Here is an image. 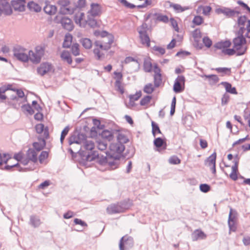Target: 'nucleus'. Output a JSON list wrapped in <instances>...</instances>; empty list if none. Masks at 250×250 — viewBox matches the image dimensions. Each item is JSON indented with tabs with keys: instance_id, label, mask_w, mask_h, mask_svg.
I'll return each mask as SVG.
<instances>
[{
	"instance_id": "603ef678",
	"label": "nucleus",
	"mask_w": 250,
	"mask_h": 250,
	"mask_svg": "<svg viewBox=\"0 0 250 250\" xmlns=\"http://www.w3.org/2000/svg\"><path fill=\"white\" fill-rule=\"evenodd\" d=\"M21 107L23 111H26L30 115H33L34 113V109L29 104H23Z\"/></svg>"
},
{
	"instance_id": "2eb2a0df",
	"label": "nucleus",
	"mask_w": 250,
	"mask_h": 250,
	"mask_svg": "<svg viewBox=\"0 0 250 250\" xmlns=\"http://www.w3.org/2000/svg\"><path fill=\"white\" fill-rule=\"evenodd\" d=\"M154 146L156 147L155 150L160 152L162 150H164L167 148V143L165 139H162L161 137H158L154 139L153 141Z\"/></svg>"
},
{
	"instance_id": "13d9d810",
	"label": "nucleus",
	"mask_w": 250,
	"mask_h": 250,
	"mask_svg": "<svg viewBox=\"0 0 250 250\" xmlns=\"http://www.w3.org/2000/svg\"><path fill=\"white\" fill-rule=\"evenodd\" d=\"M48 151H42L39 157V160L41 164H42L44 160L47 159L48 157Z\"/></svg>"
},
{
	"instance_id": "5701e85b",
	"label": "nucleus",
	"mask_w": 250,
	"mask_h": 250,
	"mask_svg": "<svg viewBox=\"0 0 250 250\" xmlns=\"http://www.w3.org/2000/svg\"><path fill=\"white\" fill-rule=\"evenodd\" d=\"M115 130H112L109 131L107 129L104 130L101 134V137L104 140L110 141L112 140L114 138V134L115 133Z\"/></svg>"
},
{
	"instance_id": "b1692460",
	"label": "nucleus",
	"mask_w": 250,
	"mask_h": 250,
	"mask_svg": "<svg viewBox=\"0 0 250 250\" xmlns=\"http://www.w3.org/2000/svg\"><path fill=\"white\" fill-rule=\"evenodd\" d=\"M43 11L45 13L49 15H52L56 13L57 7L55 5H51L49 3L46 2L43 7Z\"/></svg>"
},
{
	"instance_id": "72a5a7b5",
	"label": "nucleus",
	"mask_w": 250,
	"mask_h": 250,
	"mask_svg": "<svg viewBox=\"0 0 250 250\" xmlns=\"http://www.w3.org/2000/svg\"><path fill=\"white\" fill-rule=\"evenodd\" d=\"M153 16L156 17V18H154L153 20L155 21H161L164 23H167L168 22V18L167 15H164L160 13H155L153 14Z\"/></svg>"
},
{
	"instance_id": "052dcab7",
	"label": "nucleus",
	"mask_w": 250,
	"mask_h": 250,
	"mask_svg": "<svg viewBox=\"0 0 250 250\" xmlns=\"http://www.w3.org/2000/svg\"><path fill=\"white\" fill-rule=\"evenodd\" d=\"M122 81H116L115 83V86L116 90L119 91L121 94L124 93V88L122 84Z\"/></svg>"
},
{
	"instance_id": "c756f323",
	"label": "nucleus",
	"mask_w": 250,
	"mask_h": 250,
	"mask_svg": "<svg viewBox=\"0 0 250 250\" xmlns=\"http://www.w3.org/2000/svg\"><path fill=\"white\" fill-rule=\"evenodd\" d=\"M231 42L230 41H221L216 43L214 47L219 49H226L230 46Z\"/></svg>"
},
{
	"instance_id": "ddd939ff",
	"label": "nucleus",
	"mask_w": 250,
	"mask_h": 250,
	"mask_svg": "<svg viewBox=\"0 0 250 250\" xmlns=\"http://www.w3.org/2000/svg\"><path fill=\"white\" fill-rule=\"evenodd\" d=\"M53 68L52 65L48 62L42 63L37 68V71L38 74L42 76L51 71Z\"/></svg>"
},
{
	"instance_id": "c85d7f7f",
	"label": "nucleus",
	"mask_w": 250,
	"mask_h": 250,
	"mask_svg": "<svg viewBox=\"0 0 250 250\" xmlns=\"http://www.w3.org/2000/svg\"><path fill=\"white\" fill-rule=\"evenodd\" d=\"M26 155L29 159L34 163L37 162V153L35 149L32 148H29L26 152Z\"/></svg>"
},
{
	"instance_id": "f8f14e48",
	"label": "nucleus",
	"mask_w": 250,
	"mask_h": 250,
	"mask_svg": "<svg viewBox=\"0 0 250 250\" xmlns=\"http://www.w3.org/2000/svg\"><path fill=\"white\" fill-rule=\"evenodd\" d=\"M12 5L9 3V0H0V8L1 10V13H3L5 15H11L12 13Z\"/></svg>"
},
{
	"instance_id": "5fc2aeb1",
	"label": "nucleus",
	"mask_w": 250,
	"mask_h": 250,
	"mask_svg": "<svg viewBox=\"0 0 250 250\" xmlns=\"http://www.w3.org/2000/svg\"><path fill=\"white\" fill-rule=\"evenodd\" d=\"M144 70L146 72H150L152 70V63L148 61L145 60L144 62Z\"/></svg>"
},
{
	"instance_id": "69168bd1",
	"label": "nucleus",
	"mask_w": 250,
	"mask_h": 250,
	"mask_svg": "<svg viewBox=\"0 0 250 250\" xmlns=\"http://www.w3.org/2000/svg\"><path fill=\"white\" fill-rule=\"evenodd\" d=\"M193 23L196 25H199L203 22V19L200 16H196L193 20Z\"/></svg>"
},
{
	"instance_id": "a18cd8bd",
	"label": "nucleus",
	"mask_w": 250,
	"mask_h": 250,
	"mask_svg": "<svg viewBox=\"0 0 250 250\" xmlns=\"http://www.w3.org/2000/svg\"><path fill=\"white\" fill-rule=\"evenodd\" d=\"M80 45L78 43H73L71 48L72 54L75 56H77L80 55V51L79 48Z\"/></svg>"
},
{
	"instance_id": "a211bd4d",
	"label": "nucleus",
	"mask_w": 250,
	"mask_h": 250,
	"mask_svg": "<svg viewBox=\"0 0 250 250\" xmlns=\"http://www.w3.org/2000/svg\"><path fill=\"white\" fill-rule=\"evenodd\" d=\"M60 23L63 28L69 31H72L74 28V25L72 20L65 16L61 18Z\"/></svg>"
},
{
	"instance_id": "4c0bfd02",
	"label": "nucleus",
	"mask_w": 250,
	"mask_h": 250,
	"mask_svg": "<svg viewBox=\"0 0 250 250\" xmlns=\"http://www.w3.org/2000/svg\"><path fill=\"white\" fill-rule=\"evenodd\" d=\"M139 38L143 44H146L147 47L150 46V38L147 33L139 35Z\"/></svg>"
},
{
	"instance_id": "6e6552de",
	"label": "nucleus",
	"mask_w": 250,
	"mask_h": 250,
	"mask_svg": "<svg viewBox=\"0 0 250 250\" xmlns=\"http://www.w3.org/2000/svg\"><path fill=\"white\" fill-rule=\"evenodd\" d=\"M87 139V136L84 133H81L77 130L71 133L68 138V143L71 144H79L82 145Z\"/></svg>"
},
{
	"instance_id": "c9c22d12",
	"label": "nucleus",
	"mask_w": 250,
	"mask_h": 250,
	"mask_svg": "<svg viewBox=\"0 0 250 250\" xmlns=\"http://www.w3.org/2000/svg\"><path fill=\"white\" fill-rule=\"evenodd\" d=\"M72 40V36L70 34H66L62 44V47L65 48H70Z\"/></svg>"
},
{
	"instance_id": "49530a36",
	"label": "nucleus",
	"mask_w": 250,
	"mask_h": 250,
	"mask_svg": "<svg viewBox=\"0 0 250 250\" xmlns=\"http://www.w3.org/2000/svg\"><path fill=\"white\" fill-rule=\"evenodd\" d=\"M162 74L154 75V84L155 87H159L162 83Z\"/></svg>"
},
{
	"instance_id": "f3484780",
	"label": "nucleus",
	"mask_w": 250,
	"mask_h": 250,
	"mask_svg": "<svg viewBox=\"0 0 250 250\" xmlns=\"http://www.w3.org/2000/svg\"><path fill=\"white\" fill-rule=\"evenodd\" d=\"M120 2L125 7L130 9H133L136 7H137L139 8H145L147 5H150L151 4L152 1L151 0H146L143 4L137 6H136L133 4L128 2L126 0H121Z\"/></svg>"
},
{
	"instance_id": "7c9ffc66",
	"label": "nucleus",
	"mask_w": 250,
	"mask_h": 250,
	"mask_svg": "<svg viewBox=\"0 0 250 250\" xmlns=\"http://www.w3.org/2000/svg\"><path fill=\"white\" fill-rule=\"evenodd\" d=\"M220 84L223 85L225 87L227 92L233 94H237L236 88L235 87H232V85L230 83L227 82H222L220 83Z\"/></svg>"
},
{
	"instance_id": "3c124183",
	"label": "nucleus",
	"mask_w": 250,
	"mask_h": 250,
	"mask_svg": "<svg viewBox=\"0 0 250 250\" xmlns=\"http://www.w3.org/2000/svg\"><path fill=\"white\" fill-rule=\"evenodd\" d=\"M148 30V25L146 23L144 22L137 28V31L139 35L147 33Z\"/></svg>"
},
{
	"instance_id": "58836bf2",
	"label": "nucleus",
	"mask_w": 250,
	"mask_h": 250,
	"mask_svg": "<svg viewBox=\"0 0 250 250\" xmlns=\"http://www.w3.org/2000/svg\"><path fill=\"white\" fill-rule=\"evenodd\" d=\"M40 218L35 215H31L30 217V224L34 228L38 227L41 224Z\"/></svg>"
},
{
	"instance_id": "aec40b11",
	"label": "nucleus",
	"mask_w": 250,
	"mask_h": 250,
	"mask_svg": "<svg viewBox=\"0 0 250 250\" xmlns=\"http://www.w3.org/2000/svg\"><path fill=\"white\" fill-rule=\"evenodd\" d=\"M69 147L67 149L68 152H69L73 158L77 157V155L79 156V150L81 148V145L79 144H70L68 143Z\"/></svg>"
},
{
	"instance_id": "f257e3e1",
	"label": "nucleus",
	"mask_w": 250,
	"mask_h": 250,
	"mask_svg": "<svg viewBox=\"0 0 250 250\" xmlns=\"http://www.w3.org/2000/svg\"><path fill=\"white\" fill-rule=\"evenodd\" d=\"M79 150L80 164L85 165L88 162H92L98 156V152L95 150V144L92 141H84Z\"/></svg>"
},
{
	"instance_id": "6ab92c4d",
	"label": "nucleus",
	"mask_w": 250,
	"mask_h": 250,
	"mask_svg": "<svg viewBox=\"0 0 250 250\" xmlns=\"http://www.w3.org/2000/svg\"><path fill=\"white\" fill-rule=\"evenodd\" d=\"M234 165L232 167V171L229 175L230 178L236 181L238 179L237 172L238 170V164H239V159L238 158V155L235 156V159L233 161Z\"/></svg>"
},
{
	"instance_id": "dca6fc26",
	"label": "nucleus",
	"mask_w": 250,
	"mask_h": 250,
	"mask_svg": "<svg viewBox=\"0 0 250 250\" xmlns=\"http://www.w3.org/2000/svg\"><path fill=\"white\" fill-rule=\"evenodd\" d=\"M84 14L83 12L76 13L74 17L75 23L82 27H85L87 24V20L84 19Z\"/></svg>"
},
{
	"instance_id": "de8ad7c7",
	"label": "nucleus",
	"mask_w": 250,
	"mask_h": 250,
	"mask_svg": "<svg viewBox=\"0 0 250 250\" xmlns=\"http://www.w3.org/2000/svg\"><path fill=\"white\" fill-rule=\"evenodd\" d=\"M59 13L62 15L72 14L73 13V9L66 6L60 8Z\"/></svg>"
},
{
	"instance_id": "c03bdc74",
	"label": "nucleus",
	"mask_w": 250,
	"mask_h": 250,
	"mask_svg": "<svg viewBox=\"0 0 250 250\" xmlns=\"http://www.w3.org/2000/svg\"><path fill=\"white\" fill-rule=\"evenodd\" d=\"M152 133L154 137H155L156 133L162 134L157 124L155 122H151Z\"/></svg>"
},
{
	"instance_id": "6e6d98bb",
	"label": "nucleus",
	"mask_w": 250,
	"mask_h": 250,
	"mask_svg": "<svg viewBox=\"0 0 250 250\" xmlns=\"http://www.w3.org/2000/svg\"><path fill=\"white\" fill-rule=\"evenodd\" d=\"M87 22V24L91 27L94 28L97 26V21L93 17H88Z\"/></svg>"
},
{
	"instance_id": "39448f33",
	"label": "nucleus",
	"mask_w": 250,
	"mask_h": 250,
	"mask_svg": "<svg viewBox=\"0 0 250 250\" xmlns=\"http://www.w3.org/2000/svg\"><path fill=\"white\" fill-rule=\"evenodd\" d=\"M125 149V145L119 143H114L109 146V151H107L112 156L118 165L120 164V160L123 157L122 154Z\"/></svg>"
},
{
	"instance_id": "4d7b16f0",
	"label": "nucleus",
	"mask_w": 250,
	"mask_h": 250,
	"mask_svg": "<svg viewBox=\"0 0 250 250\" xmlns=\"http://www.w3.org/2000/svg\"><path fill=\"white\" fill-rule=\"evenodd\" d=\"M168 162L171 164L177 165L181 163V160L177 156L173 155L169 158Z\"/></svg>"
},
{
	"instance_id": "f03ea898",
	"label": "nucleus",
	"mask_w": 250,
	"mask_h": 250,
	"mask_svg": "<svg viewBox=\"0 0 250 250\" xmlns=\"http://www.w3.org/2000/svg\"><path fill=\"white\" fill-rule=\"evenodd\" d=\"M113 41L114 36L112 35H109L108 38H104L102 40L95 42L94 43L95 48L93 50V53L97 60H100L104 57V54L101 52L100 49L108 50L111 48Z\"/></svg>"
},
{
	"instance_id": "393cba45",
	"label": "nucleus",
	"mask_w": 250,
	"mask_h": 250,
	"mask_svg": "<svg viewBox=\"0 0 250 250\" xmlns=\"http://www.w3.org/2000/svg\"><path fill=\"white\" fill-rule=\"evenodd\" d=\"M90 13L92 17L100 15L101 13V6L98 3H92L91 4Z\"/></svg>"
},
{
	"instance_id": "20e7f679",
	"label": "nucleus",
	"mask_w": 250,
	"mask_h": 250,
	"mask_svg": "<svg viewBox=\"0 0 250 250\" xmlns=\"http://www.w3.org/2000/svg\"><path fill=\"white\" fill-rule=\"evenodd\" d=\"M237 37L233 39V48L237 51L236 55L241 56L245 54L247 51V47H243V45L246 43L245 35L244 36L243 28L238 30L237 32Z\"/></svg>"
},
{
	"instance_id": "37998d69",
	"label": "nucleus",
	"mask_w": 250,
	"mask_h": 250,
	"mask_svg": "<svg viewBox=\"0 0 250 250\" xmlns=\"http://www.w3.org/2000/svg\"><path fill=\"white\" fill-rule=\"evenodd\" d=\"M194 239L197 240L198 239H205L207 237V235L201 230L197 229L193 234Z\"/></svg>"
},
{
	"instance_id": "cd10ccee",
	"label": "nucleus",
	"mask_w": 250,
	"mask_h": 250,
	"mask_svg": "<svg viewBox=\"0 0 250 250\" xmlns=\"http://www.w3.org/2000/svg\"><path fill=\"white\" fill-rule=\"evenodd\" d=\"M28 55L30 56L29 60L33 63L37 64L39 63L41 60L42 58L36 52L30 50L28 51Z\"/></svg>"
},
{
	"instance_id": "680f3d73",
	"label": "nucleus",
	"mask_w": 250,
	"mask_h": 250,
	"mask_svg": "<svg viewBox=\"0 0 250 250\" xmlns=\"http://www.w3.org/2000/svg\"><path fill=\"white\" fill-rule=\"evenodd\" d=\"M230 99L229 95L225 93L222 96L221 99V104L222 105H225L228 104Z\"/></svg>"
},
{
	"instance_id": "a19ab883",
	"label": "nucleus",
	"mask_w": 250,
	"mask_h": 250,
	"mask_svg": "<svg viewBox=\"0 0 250 250\" xmlns=\"http://www.w3.org/2000/svg\"><path fill=\"white\" fill-rule=\"evenodd\" d=\"M80 43L84 48L87 49H90L92 46V41L88 38L81 39Z\"/></svg>"
},
{
	"instance_id": "ea45409f",
	"label": "nucleus",
	"mask_w": 250,
	"mask_h": 250,
	"mask_svg": "<svg viewBox=\"0 0 250 250\" xmlns=\"http://www.w3.org/2000/svg\"><path fill=\"white\" fill-rule=\"evenodd\" d=\"M212 70H215L218 73H222V76H224L226 75L229 76L231 73V69L230 68L217 67L216 68H212Z\"/></svg>"
},
{
	"instance_id": "a878e982",
	"label": "nucleus",
	"mask_w": 250,
	"mask_h": 250,
	"mask_svg": "<svg viewBox=\"0 0 250 250\" xmlns=\"http://www.w3.org/2000/svg\"><path fill=\"white\" fill-rule=\"evenodd\" d=\"M39 142H34L33 144L34 148L37 151L43 149L46 145L45 138H39Z\"/></svg>"
},
{
	"instance_id": "79ce46f5",
	"label": "nucleus",
	"mask_w": 250,
	"mask_h": 250,
	"mask_svg": "<svg viewBox=\"0 0 250 250\" xmlns=\"http://www.w3.org/2000/svg\"><path fill=\"white\" fill-rule=\"evenodd\" d=\"M141 96L142 93L141 91L137 92L135 94L129 95V104L130 105L133 106L134 105V101H137Z\"/></svg>"
},
{
	"instance_id": "e2e57ef3",
	"label": "nucleus",
	"mask_w": 250,
	"mask_h": 250,
	"mask_svg": "<svg viewBox=\"0 0 250 250\" xmlns=\"http://www.w3.org/2000/svg\"><path fill=\"white\" fill-rule=\"evenodd\" d=\"M222 52L225 54L228 55L229 56H232L235 53H236L237 51L234 48H227L226 49H223L222 50Z\"/></svg>"
},
{
	"instance_id": "bf43d9fd",
	"label": "nucleus",
	"mask_w": 250,
	"mask_h": 250,
	"mask_svg": "<svg viewBox=\"0 0 250 250\" xmlns=\"http://www.w3.org/2000/svg\"><path fill=\"white\" fill-rule=\"evenodd\" d=\"M152 99V97L151 96L147 95L143 97L140 101V104L141 105L144 106L148 104L151 99Z\"/></svg>"
},
{
	"instance_id": "4be33fe9",
	"label": "nucleus",
	"mask_w": 250,
	"mask_h": 250,
	"mask_svg": "<svg viewBox=\"0 0 250 250\" xmlns=\"http://www.w3.org/2000/svg\"><path fill=\"white\" fill-rule=\"evenodd\" d=\"M202 78L208 79L209 85H214L216 84L219 81V78L217 75L214 74L206 75L204 74L201 76Z\"/></svg>"
},
{
	"instance_id": "0e129e2a",
	"label": "nucleus",
	"mask_w": 250,
	"mask_h": 250,
	"mask_svg": "<svg viewBox=\"0 0 250 250\" xmlns=\"http://www.w3.org/2000/svg\"><path fill=\"white\" fill-rule=\"evenodd\" d=\"M200 189L202 192L207 193L210 190V187L207 184H202L200 185Z\"/></svg>"
},
{
	"instance_id": "7ed1b4c3",
	"label": "nucleus",
	"mask_w": 250,
	"mask_h": 250,
	"mask_svg": "<svg viewBox=\"0 0 250 250\" xmlns=\"http://www.w3.org/2000/svg\"><path fill=\"white\" fill-rule=\"evenodd\" d=\"M132 206V203L129 199H125L117 203L109 205L106 208L108 214H114L125 212Z\"/></svg>"
},
{
	"instance_id": "bb28decb",
	"label": "nucleus",
	"mask_w": 250,
	"mask_h": 250,
	"mask_svg": "<svg viewBox=\"0 0 250 250\" xmlns=\"http://www.w3.org/2000/svg\"><path fill=\"white\" fill-rule=\"evenodd\" d=\"M232 209L231 208L229 213L228 225L229 227V231H232L235 232L237 228L235 225V217L232 216Z\"/></svg>"
},
{
	"instance_id": "412c9836",
	"label": "nucleus",
	"mask_w": 250,
	"mask_h": 250,
	"mask_svg": "<svg viewBox=\"0 0 250 250\" xmlns=\"http://www.w3.org/2000/svg\"><path fill=\"white\" fill-rule=\"evenodd\" d=\"M216 12L217 14H223L228 18H231L234 17L233 10L229 8L222 7L216 9Z\"/></svg>"
},
{
	"instance_id": "2f4dec72",
	"label": "nucleus",
	"mask_w": 250,
	"mask_h": 250,
	"mask_svg": "<svg viewBox=\"0 0 250 250\" xmlns=\"http://www.w3.org/2000/svg\"><path fill=\"white\" fill-rule=\"evenodd\" d=\"M28 8L31 11L39 12L41 11L42 7L39 4L33 1H29L27 4Z\"/></svg>"
},
{
	"instance_id": "774afa93",
	"label": "nucleus",
	"mask_w": 250,
	"mask_h": 250,
	"mask_svg": "<svg viewBox=\"0 0 250 250\" xmlns=\"http://www.w3.org/2000/svg\"><path fill=\"white\" fill-rule=\"evenodd\" d=\"M44 129V125L42 124H38L35 126L36 131L38 134L42 133Z\"/></svg>"
},
{
	"instance_id": "423d86ee",
	"label": "nucleus",
	"mask_w": 250,
	"mask_h": 250,
	"mask_svg": "<svg viewBox=\"0 0 250 250\" xmlns=\"http://www.w3.org/2000/svg\"><path fill=\"white\" fill-rule=\"evenodd\" d=\"M106 156H98L96 158L98 159V163L104 166L108 167L110 170H114L119 167L118 163L114 161V158L111 156L109 153L106 151Z\"/></svg>"
},
{
	"instance_id": "f704fd0d",
	"label": "nucleus",
	"mask_w": 250,
	"mask_h": 250,
	"mask_svg": "<svg viewBox=\"0 0 250 250\" xmlns=\"http://www.w3.org/2000/svg\"><path fill=\"white\" fill-rule=\"evenodd\" d=\"M217 154L215 152H214L210 156H209L205 160V165L208 166H210L216 164Z\"/></svg>"
},
{
	"instance_id": "09e8293b",
	"label": "nucleus",
	"mask_w": 250,
	"mask_h": 250,
	"mask_svg": "<svg viewBox=\"0 0 250 250\" xmlns=\"http://www.w3.org/2000/svg\"><path fill=\"white\" fill-rule=\"evenodd\" d=\"M155 90L154 87L151 83H148L146 84L144 87V92L147 94H151Z\"/></svg>"
},
{
	"instance_id": "473e14b6",
	"label": "nucleus",
	"mask_w": 250,
	"mask_h": 250,
	"mask_svg": "<svg viewBox=\"0 0 250 250\" xmlns=\"http://www.w3.org/2000/svg\"><path fill=\"white\" fill-rule=\"evenodd\" d=\"M61 58L62 60L66 61L69 64L72 63V58L68 51L63 50L61 54Z\"/></svg>"
},
{
	"instance_id": "338daca9",
	"label": "nucleus",
	"mask_w": 250,
	"mask_h": 250,
	"mask_svg": "<svg viewBox=\"0 0 250 250\" xmlns=\"http://www.w3.org/2000/svg\"><path fill=\"white\" fill-rule=\"evenodd\" d=\"M203 42L208 48H209L212 44V41L208 37H204L203 38Z\"/></svg>"
},
{
	"instance_id": "1a4fd4ad",
	"label": "nucleus",
	"mask_w": 250,
	"mask_h": 250,
	"mask_svg": "<svg viewBox=\"0 0 250 250\" xmlns=\"http://www.w3.org/2000/svg\"><path fill=\"white\" fill-rule=\"evenodd\" d=\"M237 24L240 27L239 30L243 28V33H244L247 30V33L245 34V37L250 38V20H248L245 15L239 16L237 20Z\"/></svg>"
},
{
	"instance_id": "e433bc0d",
	"label": "nucleus",
	"mask_w": 250,
	"mask_h": 250,
	"mask_svg": "<svg viewBox=\"0 0 250 250\" xmlns=\"http://www.w3.org/2000/svg\"><path fill=\"white\" fill-rule=\"evenodd\" d=\"M115 132V133L118 134L117 143L124 145V144L126 143L128 141V139L125 134L119 132V131L117 130Z\"/></svg>"
},
{
	"instance_id": "0eeeda50",
	"label": "nucleus",
	"mask_w": 250,
	"mask_h": 250,
	"mask_svg": "<svg viewBox=\"0 0 250 250\" xmlns=\"http://www.w3.org/2000/svg\"><path fill=\"white\" fill-rule=\"evenodd\" d=\"M27 49L20 46L16 45L13 47V57L17 60L22 62H27L29 61L30 56L27 53Z\"/></svg>"
},
{
	"instance_id": "4468645a",
	"label": "nucleus",
	"mask_w": 250,
	"mask_h": 250,
	"mask_svg": "<svg viewBox=\"0 0 250 250\" xmlns=\"http://www.w3.org/2000/svg\"><path fill=\"white\" fill-rule=\"evenodd\" d=\"M26 1L25 0H13L11 4L15 11L23 12L25 10Z\"/></svg>"
},
{
	"instance_id": "9d476101",
	"label": "nucleus",
	"mask_w": 250,
	"mask_h": 250,
	"mask_svg": "<svg viewBox=\"0 0 250 250\" xmlns=\"http://www.w3.org/2000/svg\"><path fill=\"white\" fill-rule=\"evenodd\" d=\"M133 238L130 236L125 235L122 237L119 242L120 250H130L134 246Z\"/></svg>"
},
{
	"instance_id": "8fccbe9b",
	"label": "nucleus",
	"mask_w": 250,
	"mask_h": 250,
	"mask_svg": "<svg viewBox=\"0 0 250 250\" xmlns=\"http://www.w3.org/2000/svg\"><path fill=\"white\" fill-rule=\"evenodd\" d=\"M97 147L100 150H106L107 147L106 141L104 140L97 141Z\"/></svg>"
},
{
	"instance_id": "864d4df0",
	"label": "nucleus",
	"mask_w": 250,
	"mask_h": 250,
	"mask_svg": "<svg viewBox=\"0 0 250 250\" xmlns=\"http://www.w3.org/2000/svg\"><path fill=\"white\" fill-rule=\"evenodd\" d=\"M69 130V127L68 126H66L62 131L61 137H60V142L62 144H63L64 140L67 135Z\"/></svg>"
},
{
	"instance_id": "9b49d317",
	"label": "nucleus",
	"mask_w": 250,
	"mask_h": 250,
	"mask_svg": "<svg viewBox=\"0 0 250 250\" xmlns=\"http://www.w3.org/2000/svg\"><path fill=\"white\" fill-rule=\"evenodd\" d=\"M185 77L183 75H178L174 82L173 91L176 93L183 92L185 88Z\"/></svg>"
}]
</instances>
